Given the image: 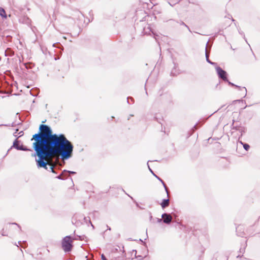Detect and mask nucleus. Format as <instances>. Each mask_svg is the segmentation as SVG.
<instances>
[{
  "mask_svg": "<svg viewBox=\"0 0 260 260\" xmlns=\"http://www.w3.org/2000/svg\"><path fill=\"white\" fill-rule=\"evenodd\" d=\"M224 81L226 82L229 85L233 86V87H235L236 88H237L239 90L243 91V92H244L243 97L244 98L246 96V93H247V89L245 87H242L241 86L237 85L232 83L231 82H230L228 79V81Z\"/></svg>",
  "mask_w": 260,
  "mask_h": 260,
  "instance_id": "39448f33",
  "label": "nucleus"
},
{
  "mask_svg": "<svg viewBox=\"0 0 260 260\" xmlns=\"http://www.w3.org/2000/svg\"><path fill=\"white\" fill-rule=\"evenodd\" d=\"M205 248L203 247L202 246H200L199 247V250H200V256L199 257V260H202V255L203 254L205 251Z\"/></svg>",
  "mask_w": 260,
  "mask_h": 260,
  "instance_id": "f8f14e48",
  "label": "nucleus"
},
{
  "mask_svg": "<svg viewBox=\"0 0 260 260\" xmlns=\"http://www.w3.org/2000/svg\"><path fill=\"white\" fill-rule=\"evenodd\" d=\"M233 129L239 131L241 133L240 137H242L243 133L246 132V128L244 127H238L237 126H234Z\"/></svg>",
  "mask_w": 260,
  "mask_h": 260,
  "instance_id": "9d476101",
  "label": "nucleus"
},
{
  "mask_svg": "<svg viewBox=\"0 0 260 260\" xmlns=\"http://www.w3.org/2000/svg\"><path fill=\"white\" fill-rule=\"evenodd\" d=\"M0 15L5 19L7 17L6 11L3 8H0Z\"/></svg>",
  "mask_w": 260,
  "mask_h": 260,
  "instance_id": "ddd939ff",
  "label": "nucleus"
},
{
  "mask_svg": "<svg viewBox=\"0 0 260 260\" xmlns=\"http://www.w3.org/2000/svg\"><path fill=\"white\" fill-rule=\"evenodd\" d=\"M240 143L243 145V148H244V149L246 150V151H248L249 149V148H250V146L249 145V144H247V143H244L243 142H242V141H240Z\"/></svg>",
  "mask_w": 260,
  "mask_h": 260,
  "instance_id": "4468645a",
  "label": "nucleus"
},
{
  "mask_svg": "<svg viewBox=\"0 0 260 260\" xmlns=\"http://www.w3.org/2000/svg\"><path fill=\"white\" fill-rule=\"evenodd\" d=\"M161 181L162 182V183H163V184H164V185L165 187V188H166V189H167V187H166V186L165 184L164 183V182L161 180Z\"/></svg>",
  "mask_w": 260,
  "mask_h": 260,
  "instance_id": "6ab92c4d",
  "label": "nucleus"
},
{
  "mask_svg": "<svg viewBox=\"0 0 260 260\" xmlns=\"http://www.w3.org/2000/svg\"><path fill=\"white\" fill-rule=\"evenodd\" d=\"M220 82H219L216 86V87L217 88V87L219 85Z\"/></svg>",
  "mask_w": 260,
  "mask_h": 260,
  "instance_id": "aec40b11",
  "label": "nucleus"
},
{
  "mask_svg": "<svg viewBox=\"0 0 260 260\" xmlns=\"http://www.w3.org/2000/svg\"><path fill=\"white\" fill-rule=\"evenodd\" d=\"M13 146L15 148H16V149H18V150H25V151H26V150L31 151V149H27L25 147H24V146H23L22 145L20 146L19 142L18 141H17V140H16L14 142V143H13Z\"/></svg>",
  "mask_w": 260,
  "mask_h": 260,
  "instance_id": "423d86ee",
  "label": "nucleus"
},
{
  "mask_svg": "<svg viewBox=\"0 0 260 260\" xmlns=\"http://www.w3.org/2000/svg\"><path fill=\"white\" fill-rule=\"evenodd\" d=\"M31 140H34L32 146L39 159L37 161L39 167L47 169L50 166L52 172V159L60 157L62 159L71 157L73 146L63 134H53L47 125L41 124L38 133L33 135Z\"/></svg>",
  "mask_w": 260,
  "mask_h": 260,
  "instance_id": "f257e3e1",
  "label": "nucleus"
},
{
  "mask_svg": "<svg viewBox=\"0 0 260 260\" xmlns=\"http://www.w3.org/2000/svg\"><path fill=\"white\" fill-rule=\"evenodd\" d=\"M216 72L218 75V77L219 79H222L223 81H228V73L224 70H223L220 67H216Z\"/></svg>",
  "mask_w": 260,
  "mask_h": 260,
  "instance_id": "20e7f679",
  "label": "nucleus"
},
{
  "mask_svg": "<svg viewBox=\"0 0 260 260\" xmlns=\"http://www.w3.org/2000/svg\"><path fill=\"white\" fill-rule=\"evenodd\" d=\"M232 21H235V20L233 18L232 19Z\"/></svg>",
  "mask_w": 260,
  "mask_h": 260,
  "instance_id": "4be33fe9",
  "label": "nucleus"
},
{
  "mask_svg": "<svg viewBox=\"0 0 260 260\" xmlns=\"http://www.w3.org/2000/svg\"><path fill=\"white\" fill-rule=\"evenodd\" d=\"M237 258H238V257H241V256H240V255H238V256H237Z\"/></svg>",
  "mask_w": 260,
  "mask_h": 260,
  "instance_id": "412c9836",
  "label": "nucleus"
},
{
  "mask_svg": "<svg viewBox=\"0 0 260 260\" xmlns=\"http://www.w3.org/2000/svg\"><path fill=\"white\" fill-rule=\"evenodd\" d=\"M239 33L241 34V35H243V36H244V39L245 40V41H246V40L245 39V35L244 34V33L243 32H241L240 31H239Z\"/></svg>",
  "mask_w": 260,
  "mask_h": 260,
  "instance_id": "f3484780",
  "label": "nucleus"
},
{
  "mask_svg": "<svg viewBox=\"0 0 260 260\" xmlns=\"http://www.w3.org/2000/svg\"><path fill=\"white\" fill-rule=\"evenodd\" d=\"M164 222L166 223H169L171 222L172 217L170 214L165 213L162 215Z\"/></svg>",
  "mask_w": 260,
  "mask_h": 260,
  "instance_id": "6e6552de",
  "label": "nucleus"
},
{
  "mask_svg": "<svg viewBox=\"0 0 260 260\" xmlns=\"http://www.w3.org/2000/svg\"><path fill=\"white\" fill-rule=\"evenodd\" d=\"M205 120H199L198 122H196V129L200 127L204 122Z\"/></svg>",
  "mask_w": 260,
  "mask_h": 260,
  "instance_id": "2eb2a0df",
  "label": "nucleus"
},
{
  "mask_svg": "<svg viewBox=\"0 0 260 260\" xmlns=\"http://www.w3.org/2000/svg\"><path fill=\"white\" fill-rule=\"evenodd\" d=\"M101 258L102 260H107L106 256L103 254H102L101 255Z\"/></svg>",
  "mask_w": 260,
  "mask_h": 260,
  "instance_id": "dca6fc26",
  "label": "nucleus"
},
{
  "mask_svg": "<svg viewBox=\"0 0 260 260\" xmlns=\"http://www.w3.org/2000/svg\"><path fill=\"white\" fill-rule=\"evenodd\" d=\"M17 224L15 223H10L6 225L3 229L2 235L7 236L9 234L13 233L14 230L16 229Z\"/></svg>",
  "mask_w": 260,
  "mask_h": 260,
  "instance_id": "7ed1b4c3",
  "label": "nucleus"
},
{
  "mask_svg": "<svg viewBox=\"0 0 260 260\" xmlns=\"http://www.w3.org/2000/svg\"><path fill=\"white\" fill-rule=\"evenodd\" d=\"M208 42L207 43L206 45V47H205V55H206V60L210 64H212V65H216V62H212L209 59V54L207 52V44H208Z\"/></svg>",
  "mask_w": 260,
  "mask_h": 260,
  "instance_id": "1a4fd4ad",
  "label": "nucleus"
},
{
  "mask_svg": "<svg viewBox=\"0 0 260 260\" xmlns=\"http://www.w3.org/2000/svg\"><path fill=\"white\" fill-rule=\"evenodd\" d=\"M237 235L239 236L243 237L245 235L244 231V228L242 225H239L236 228Z\"/></svg>",
  "mask_w": 260,
  "mask_h": 260,
  "instance_id": "0eeeda50",
  "label": "nucleus"
},
{
  "mask_svg": "<svg viewBox=\"0 0 260 260\" xmlns=\"http://www.w3.org/2000/svg\"><path fill=\"white\" fill-rule=\"evenodd\" d=\"M244 251H245V247H244V248H243V249H242V248H240V252H244Z\"/></svg>",
  "mask_w": 260,
  "mask_h": 260,
  "instance_id": "a211bd4d",
  "label": "nucleus"
},
{
  "mask_svg": "<svg viewBox=\"0 0 260 260\" xmlns=\"http://www.w3.org/2000/svg\"><path fill=\"white\" fill-rule=\"evenodd\" d=\"M160 205L162 208H165L169 205V200L165 199L164 200L162 203L160 204Z\"/></svg>",
  "mask_w": 260,
  "mask_h": 260,
  "instance_id": "9b49d317",
  "label": "nucleus"
},
{
  "mask_svg": "<svg viewBox=\"0 0 260 260\" xmlns=\"http://www.w3.org/2000/svg\"><path fill=\"white\" fill-rule=\"evenodd\" d=\"M73 240L72 239L70 236H66L62 239L61 246L65 252L71 251L73 247Z\"/></svg>",
  "mask_w": 260,
  "mask_h": 260,
  "instance_id": "f03ea898",
  "label": "nucleus"
}]
</instances>
